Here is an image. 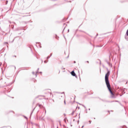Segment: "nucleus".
I'll return each mask as SVG.
<instances>
[{"label": "nucleus", "instance_id": "1", "mask_svg": "<svg viewBox=\"0 0 128 128\" xmlns=\"http://www.w3.org/2000/svg\"><path fill=\"white\" fill-rule=\"evenodd\" d=\"M110 71H108V72L106 74L105 76V82L106 84V86L110 92L114 96V92H112V89L110 88V80H108V76H110Z\"/></svg>", "mask_w": 128, "mask_h": 128}, {"label": "nucleus", "instance_id": "2", "mask_svg": "<svg viewBox=\"0 0 128 128\" xmlns=\"http://www.w3.org/2000/svg\"><path fill=\"white\" fill-rule=\"evenodd\" d=\"M71 74H72V76H76V73L74 72V70L71 72Z\"/></svg>", "mask_w": 128, "mask_h": 128}, {"label": "nucleus", "instance_id": "3", "mask_svg": "<svg viewBox=\"0 0 128 128\" xmlns=\"http://www.w3.org/2000/svg\"><path fill=\"white\" fill-rule=\"evenodd\" d=\"M40 70V68H38L37 72H36V77L38 76V75L36 74H38V70Z\"/></svg>", "mask_w": 128, "mask_h": 128}, {"label": "nucleus", "instance_id": "4", "mask_svg": "<svg viewBox=\"0 0 128 128\" xmlns=\"http://www.w3.org/2000/svg\"><path fill=\"white\" fill-rule=\"evenodd\" d=\"M128 36H125V38L126 40H128V38H127Z\"/></svg>", "mask_w": 128, "mask_h": 128}, {"label": "nucleus", "instance_id": "5", "mask_svg": "<svg viewBox=\"0 0 128 128\" xmlns=\"http://www.w3.org/2000/svg\"><path fill=\"white\" fill-rule=\"evenodd\" d=\"M48 62V60L47 62L46 61H44V62L45 63V64H46V62Z\"/></svg>", "mask_w": 128, "mask_h": 128}, {"label": "nucleus", "instance_id": "6", "mask_svg": "<svg viewBox=\"0 0 128 128\" xmlns=\"http://www.w3.org/2000/svg\"><path fill=\"white\" fill-rule=\"evenodd\" d=\"M50 58V56H48L47 57V60L48 59V58Z\"/></svg>", "mask_w": 128, "mask_h": 128}, {"label": "nucleus", "instance_id": "7", "mask_svg": "<svg viewBox=\"0 0 128 128\" xmlns=\"http://www.w3.org/2000/svg\"><path fill=\"white\" fill-rule=\"evenodd\" d=\"M74 112H72V116H74Z\"/></svg>", "mask_w": 128, "mask_h": 128}, {"label": "nucleus", "instance_id": "8", "mask_svg": "<svg viewBox=\"0 0 128 128\" xmlns=\"http://www.w3.org/2000/svg\"><path fill=\"white\" fill-rule=\"evenodd\" d=\"M48 92H49V94H52V92H50V91H49Z\"/></svg>", "mask_w": 128, "mask_h": 128}, {"label": "nucleus", "instance_id": "9", "mask_svg": "<svg viewBox=\"0 0 128 128\" xmlns=\"http://www.w3.org/2000/svg\"><path fill=\"white\" fill-rule=\"evenodd\" d=\"M52 56V54H50V56Z\"/></svg>", "mask_w": 128, "mask_h": 128}, {"label": "nucleus", "instance_id": "10", "mask_svg": "<svg viewBox=\"0 0 128 128\" xmlns=\"http://www.w3.org/2000/svg\"><path fill=\"white\" fill-rule=\"evenodd\" d=\"M32 74H34V72H32Z\"/></svg>", "mask_w": 128, "mask_h": 128}, {"label": "nucleus", "instance_id": "11", "mask_svg": "<svg viewBox=\"0 0 128 128\" xmlns=\"http://www.w3.org/2000/svg\"><path fill=\"white\" fill-rule=\"evenodd\" d=\"M64 104H66V100H64Z\"/></svg>", "mask_w": 128, "mask_h": 128}, {"label": "nucleus", "instance_id": "12", "mask_svg": "<svg viewBox=\"0 0 128 128\" xmlns=\"http://www.w3.org/2000/svg\"><path fill=\"white\" fill-rule=\"evenodd\" d=\"M14 58H16V56H14Z\"/></svg>", "mask_w": 128, "mask_h": 128}, {"label": "nucleus", "instance_id": "13", "mask_svg": "<svg viewBox=\"0 0 128 128\" xmlns=\"http://www.w3.org/2000/svg\"><path fill=\"white\" fill-rule=\"evenodd\" d=\"M24 118H26V116H24Z\"/></svg>", "mask_w": 128, "mask_h": 128}, {"label": "nucleus", "instance_id": "14", "mask_svg": "<svg viewBox=\"0 0 128 128\" xmlns=\"http://www.w3.org/2000/svg\"><path fill=\"white\" fill-rule=\"evenodd\" d=\"M89 122H90H90H92V121H89Z\"/></svg>", "mask_w": 128, "mask_h": 128}, {"label": "nucleus", "instance_id": "15", "mask_svg": "<svg viewBox=\"0 0 128 128\" xmlns=\"http://www.w3.org/2000/svg\"><path fill=\"white\" fill-rule=\"evenodd\" d=\"M45 114H46V111H45Z\"/></svg>", "mask_w": 128, "mask_h": 128}, {"label": "nucleus", "instance_id": "16", "mask_svg": "<svg viewBox=\"0 0 128 128\" xmlns=\"http://www.w3.org/2000/svg\"><path fill=\"white\" fill-rule=\"evenodd\" d=\"M6 4H8V1H6Z\"/></svg>", "mask_w": 128, "mask_h": 128}, {"label": "nucleus", "instance_id": "17", "mask_svg": "<svg viewBox=\"0 0 128 128\" xmlns=\"http://www.w3.org/2000/svg\"><path fill=\"white\" fill-rule=\"evenodd\" d=\"M40 106H41V105H40V104H39V106H40Z\"/></svg>", "mask_w": 128, "mask_h": 128}, {"label": "nucleus", "instance_id": "18", "mask_svg": "<svg viewBox=\"0 0 128 128\" xmlns=\"http://www.w3.org/2000/svg\"><path fill=\"white\" fill-rule=\"evenodd\" d=\"M84 128V126H82V128Z\"/></svg>", "mask_w": 128, "mask_h": 128}, {"label": "nucleus", "instance_id": "19", "mask_svg": "<svg viewBox=\"0 0 128 128\" xmlns=\"http://www.w3.org/2000/svg\"><path fill=\"white\" fill-rule=\"evenodd\" d=\"M68 32H70V30H68Z\"/></svg>", "mask_w": 128, "mask_h": 128}, {"label": "nucleus", "instance_id": "20", "mask_svg": "<svg viewBox=\"0 0 128 128\" xmlns=\"http://www.w3.org/2000/svg\"><path fill=\"white\" fill-rule=\"evenodd\" d=\"M5 44H8V42H5Z\"/></svg>", "mask_w": 128, "mask_h": 128}, {"label": "nucleus", "instance_id": "21", "mask_svg": "<svg viewBox=\"0 0 128 128\" xmlns=\"http://www.w3.org/2000/svg\"><path fill=\"white\" fill-rule=\"evenodd\" d=\"M87 62H88V61Z\"/></svg>", "mask_w": 128, "mask_h": 128}]
</instances>
